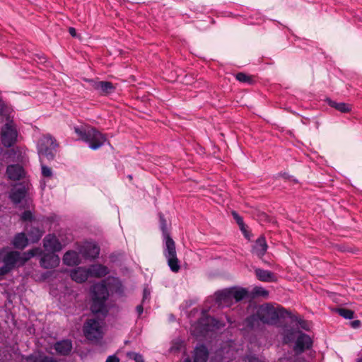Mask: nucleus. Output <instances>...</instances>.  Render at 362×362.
Masks as SVG:
<instances>
[{
    "label": "nucleus",
    "mask_w": 362,
    "mask_h": 362,
    "mask_svg": "<svg viewBox=\"0 0 362 362\" xmlns=\"http://www.w3.org/2000/svg\"><path fill=\"white\" fill-rule=\"evenodd\" d=\"M150 298V291L148 288H144L143 292V303Z\"/></svg>",
    "instance_id": "nucleus-39"
},
{
    "label": "nucleus",
    "mask_w": 362,
    "mask_h": 362,
    "mask_svg": "<svg viewBox=\"0 0 362 362\" xmlns=\"http://www.w3.org/2000/svg\"><path fill=\"white\" fill-rule=\"evenodd\" d=\"M80 252L86 259H95L100 254V247L95 243L87 242L82 246Z\"/></svg>",
    "instance_id": "nucleus-15"
},
{
    "label": "nucleus",
    "mask_w": 362,
    "mask_h": 362,
    "mask_svg": "<svg viewBox=\"0 0 362 362\" xmlns=\"http://www.w3.org/2000/svg\"><path fill=\"white\" fill-rule=\"evenodd\" d=\"M69 34L72 36V37H76L77 36L76 35V30L74 28H69Z\"/></svg>",
    "instance_id": "nucleus-43"
},
{
    "label": "nucleus",
    "mask_w": 362,
    "mask_h": 362,
    "mask_svg": "<svg viewBox=\"0 0 362 362\" xmlns=\"http://www.w3.org/2000/svg\"><path fill=\"white\" fill-rule=\"evenodd\" d=\"M31 185L28 182H19L13 186L9 193V199L16 205L21 204L27 197Z\"/></svg>",
    "instance_id": "nucleus-10"
},
{
    "label": "nucleus",
    "mask_w": 362,
    "mask_h": 362,
    "mask_svg": "<svg viewBox=\"0 0 362 362\" xmlns=\"http://www.w3.org/2000/svg\"><path fill=\"white\" fill-rule=\"evenodd\" d=\"M63 262L68 266H74L80 264L81 259L78 252L69 250L64 254L63 257Z\"/></svg>",
    "instance_id": "nucleus-24"
},
{
    "label": "nucleus",
    "mask_w": 362,
    "mask_h": 362,
    "mask_svg": "<svg viewBox=\"0 0 362 362\" xmlns=\"http://www.w3.org/2000/svg\"><path fill=\"white\" fill-rule=\"evenodd\" d=\"M57 146L56 140L50 135L42 136L37 141V148L40 162L42 160H52Z\"/></svg>",
    "instance_id": "nucleus-6"
},
{
    "label": "nucleus",
    "mask_w": 362,
    "mask_h": 362,
    "mask_svg": "<svg viewBox=\"0 0 362 362\" xmlns=\"http://www.w3.org/2000/svg\"><path fill=\"white\" fill-rule=\"evenodd\" d=\"M361 325V321L358 320H354L352 322H351V326L353 327V328H358Z\"/></svg>",
    "instance_id": "nucleus-41"
},
{
    "label": "nucleus",
    "mask_w": 362,
    "mask_h": 362,
    "mask_svg": "<svg viewBox=\"0 0 362 362\" xmlns=\"http://www.w3.org/2000/svg\"><path fill=\"white\" fill-rule=\"evenodd\" d=\"M209 350L207 347L202 344H197L194 349L192 354V361L190 358H185L183 362H206L209 358Z\"/></svg>",
    "instance_id": "nucleus-12"
},
{
    "label": "nucleus",
    "mask_w": 362,
    "mask_h": 362,
    "mask_svg": "<svg viewBox=\"0 0 362 362\" xmlns=\"http://www.w3.org/2000/svg\"><path fill=\"white\" fill-rule=\"evenodd\" d=\"M233 302H239L249 296L248 291L245 288H230Z\"/></svg>",
    "instance_id": "nucleus-26"
},
{
    "label": "nucleus",
    "mask_w": 362,
    "mask_h": 362,
    "mask_svg": "<svg viewBox=\"0 0 362 362\" xmlns=\"http://www.w3.org/2000/svg\"><path fill=\"white\" fill-rule=\"evenodd\" d=\"M357 362H362V358L358 359Z\"/></svg>",
    "instance_id": "nucleus-48"
},
{
    "label": "nucleus",
    "mask_w": 362,
    "mask_h": 362,
    "mask_svg": "<svg viewBox=\"0 0 362 362\" xmlns=\"http://www.w3.org/2000/svg\"><path fill=\"white\" fill-rule=\"evenodd\" d=\"M253 360H255V358H253V357H252V358L250 359V361H250V362H252V361H253Z\"/></svg>",
    "instance_id": "nucleus-46"
},
{
    "label": "nucleus",
    "mask_w": 362,
    "mask_h": 362,
    "mask_svg": "<svg viewBox=\"0 0 362 362\" xmlns=\"http://www.w3.org/2000/svg\"><path fill=\"white\" fill-rule=\"evenodd\" d=\"M326 100L330 107L335 108L341 112L345 113L351 110V106L347 103H337L336 101L332 100L329 98H327Z\"/></svg>",
    "instance_id": "nucleus-29"
},
{
    "label": "nucleus",
    "mask_w": 362,
    "mask_h": 362,
    "mask_svg": "<svg viewBox=\"0 0 362 362\" xmlns=\"http://www.w3.org/2000/svg\"><path fill=\"white\" fill-rule=\"evenodd\" d=\"M216 303L221 307H229L233 303L230 288L218 291L215 293Z\"/></svg>",
    "instance_id": "nucleus-17"
},
{
    "label": "nucleus",
    "mask_w": 362,
    "mask_h": 362,
    "mask_svg": "<svg viewBox=\"0 0 362 362\" xmlns=\"http://www.w3.org/2000/svg\"><path fill=\"white\" fill-rule=\"evenodd\" d=\"M21 219L23 221H31L33 214L30 211H25L21 215Z\"/></svg>",
    "instance_id": "nucleus-37"
},
{
    "label": "nucleus",
    "mask_w": 362,
    "mask_h": 362,
    "mask_svg": "<svg viewBox=\"0 0 362 362\" xmlns=\"http://www.w3.org/2000/svg\"><path fill=\"white\" fill-rule=\"evenodd\" d=\"M12 243L16 248L23 249L28 245V238L24 233H20L15 235Z\"/></svg>",
    "instance_id": "nucleus-27"
},
{
    "label": "nucleus",
    "mask_w": 362,
    "mask_h": 362,
    "mask_svg": "<svg viewBox=\"0 0 362 362\" xmlns=\"http://www.w3.org/2000/svg\"><path fill=\"white\" fill-rule=\"evenodd\" d=\"M160 219V228L162 231L163 237L170 236V233L167 227V221L164 218V216L161 214H159Z\"/></svg>",
    "instance_id": "nucleus-33"
},
{
    "label": "nucleus",
    "mask_w": 362,
    "mask_h": 362,
    "mask_svg": "<svg viewBox=\"0 0 362 362\" xmlns=\"http://www.w3.org/2000/svg\"><path fill=\"white\" fill-rule=\"evenodd\" d=\"M268 246L264 237H259L254 243L252 249L253 255L262 258L266 253Z\"/></svg>",
    "instance_id": "nucleus-18"
},
{
    "label": "nucleus",
    "mask_w": 362,
    "mask_h": 362,
    "mask_svg": "<svg viewBox=\"0 0 362 362\" xmlns=\"http://www.w3.org/2000/svg\"><path fill=\"white\" fill-rule=\"evenodd\" d=\"M170 320H175V317L173 315H170Z\"/></svg>",
    "instance_id": "nucleus-45"
},
{
    "label": "nucleus",
    "mask_w": 362,
    "mask_h": 362,
    "mask_svg": "<svg viewBox=\"0 0 362 362\" xmlns=\"http://www.w3.org/2000/svg\"><path fill=\"white\" fill-rule=\"evenodd\" d=\"M28 361L30 362H57L53 357L42 354L31 355L29 356Z\"/></svg>",
    "instance_id": "nucleus-30"
},
{
    "label": "nucleus",
    "mask_w": 362,
    "mask_h": 362,
    "mask_svg": "<svg viewBox=\"0 0 362 362\" xmlns=\"http://www.w3.org/2000/svg\"><path fill=\"white\" fill-rule=\"evenodd\" d=\"M8 274V270L5 269L3 267H0V280L3 279V277Z\"/></svg>",
    "instance_id": "nucleus-42"
},
{
    "label": "nucleus",
    "mask_w": 362,
    "mask_h": 362,
    "mask_svg": "<svg viewBox=\"0 0 362 362\" xmlns=\"http://www.w3.org/2000/svg\"><path fill=\"white\" fill-rule=\"evenodd\" d=\"M163 255L167 259L168 265L173 272L177 273L180 269V261L177 257L175 243L170 236L163 237Z\"/></svg>",
    "instance_id": "nucleus-7"
},
{
    "label": "nucleus",
    "mask_w": 362,
    "mask_h": 362,
    "mask_svg": "<svg viewBox=\"0 0 362 362\" xmlns=\"http://www.w3.org/2000/svg\"><path fill=\"white\" fill-rule=\"evenodd\" d=\"M27 230L29 240L33 243L38 242L44 233V231L37 227H31L29 230L27 228Z\"/></svg>",
    "instance_id": "nucleus-28"
},
{
    "label": "nucleus",
    "mask_w": 362,
    "mask_h": 362,
    "mask_svg": "<svg viewBox=\"0 0 362 362\" xmlns=\"http://www.w3.org/2000/svg\"><path fill=\"white\" fill-rule=\"evenodd\" d=\"M290 313L282 307L275 308L269 304H264L257 309L256 314L247 317V322L252 327L255 322L261 321L264 324L275 325L279 318L285 317Z\"/></svg>",
    "instance_id": "nucleus-1"
},
{
    "label": "nucleus",
    "mask_w": 362,
    "mask_h": 362,
    "mask_svg": "<svg viewBox=\"0 0 362 362\" xmlns=\"http://www.w3.org/2000/svg\"><path fill=\"white\" fill-rule=\"evenodd\" d=\"M72 349V344L69 340H62L54 344L56 351L62 355H67Z\"/></svg>",
    "instance_id": "nucleus-25"
},
{
    "label": "nucleus",
    "mask_w": 362,
    "mask_h": 362,
    "mask_svg": "<svg viewBox=\"0 0 362 362\" xmlns=\"http://www.w3.org/2000/svg\"><path fill=\"white\" fill-rule=\"evenodd\" d=\"M269 296V291L261 286L255 287L251 292V297L261 296L263 298H267Z\"/></svg>",
    "instance_id": "nucleus-31"
},
{
    "label": "nucleus",
    "mask_w": 362,
    "mask_h": 362,
    "mask_svg": "<svg viewBox=\"0 0 362 362\" xmlns=\"http://www.w3.org/2000/svg\"><path fill=\"white\" fill-rule=\"evenodd\" d=\"M41 253L42 250L38 247L31 249L23 253L17 251H7L6 249H3L0 252V258L4 263L2 267L7 269L9 273L14 268L23 266L30 258Z\"/></svg>",
    "instance_id": "nucleus-2"
},
{
    "label": "nucleus",
    "mask_w": 362,
    "mask_h": 362,
    "mask_svg": "<svg viewBox=\"0 0 362 362\" xmlns=\"http://www.w3.org/2000/svg\"><path fill=\"white\" fill-rule=\"evenodd\" d=\"M6 173L10 180H18L24 176V169L20 165H10L7 167Z\"/></svg>",
    "instance_id": "nucleus-22"
},
{
    "label": "nucleus",
    "mask_w": 362,
    "mask_h": 362,
    "mask_svg": "<svg viewBox=\"0 0 362 362\" xmlns=\"http://www.w3.org/2000/svg\"><path fill=\"white\" fill-rule=\"evenodd\" d=\"M255 272L257 279L261 281L274 282L276 281L275 274L269 270L258 268L255 270Z\"/></svg>",
    "instance_id": "nucleus-23"
},
{
    "label": "nucleus",
    "mask_w": 362,
    "mask_h": 362,
    "mask_svg": "<svg viewBox=\"0 0 362 362\" xmlns=\"http://www.w3.org/2000/svg\"><path fill=\"white\" fill-rule=\"evenodd\" d=\"M90 86L98 90L101 95H108L115 90L114 85L109 81H100L93 79L87 80Z\"/></svg>",
    "instance_id": "nucleus-13"
},
{
    "label": "nucleus",
    "mask_w": 362,
    "mask_h": 362,
    "mask_svg": "<svg viewBox=\"0 0 362 362\" xmlns=\"http://www.w3.org/2000/svg\"><path fill=\"white\" fill-rule=\"evenodd\" d=\"M105 362H119V359L115 355L109 356Z\"/></svg>",
    "instance_id": "nucleus-40"
},
{
    "label": "nucleus",
    "mask_w": 362,
    "mask_h": 362,
    "mask_svg": "<svg viewBox=\"0 0 362 362\" xmlns=\"http://www.w3.org/2000/svg\"><path fill=\"white\" fill-rule=\"evenodd\" d=\"M60 262L59 256L54 252L44 254L40 261V266L45 269L57 267Z\"/></svg>",
    "instance_id": "nucleus-16"
},
{
    "label": "nucleus",
    "mask_w": 362,
    "mask_h": 362,
    "mask_svg": "<svg viewBox=\"0 0 362 362\" xmlns=\"http://www.w3.org/2000/svg\"><path fill=\"white\" fill-rule=\"evenodd\" d=\"M234 219L236 221L237 223L240 226V228L243 229L244 226L243 220L241 216L238 215V214L235 211H233L232 213Z\"/></svg>",
    "instance_id": "nucleus-36"
},
{
    "label": "nucleus",
    "mask_w": 362,
    "mask_h": 362,
    "mask_svg": "<svg viewBox=\"0 0 362 362\" xmlns=\"http://www.w3.org/2000/svg\"><path fill=\"white\" fill-rule=\"evenodd\" d=\"M70 276L72 280L78 283H83L90 277L88 268L81 267L73 269Z\"/></svg>",
    "instance_id": "nucleus-21"
},
{
    "label": "nucleus",
    "mask_w": 362,
    "mask_h": 362,
    "mask_svg": "<svg viewBox=\"0 0 362 362\" xmlns=\"http://www.w3.org/2000/svg\"><path fill=\"white\" fill-rule=\"evenodd\" d=\"M236 79L238 81H239L240 82H243V83H250L252 82V79L251 78L244 74V73H238L236 74Z\"/></svg>",
    "instance_id": "nucleus-35"
},
{
    "label": "nucleus",
    "mask_w": 362,
    "mask_h": 362,
    "mask_svg": "<svg viewBox=\"0 0 362 362\" xmlns=\"http://www.w3.org/2000/svg\"><path fill=\"white\" fill-rule=\"evenodd\" d=\"M131 355L133 356V359L135 361V362H144L143 356L136 353H132Z\"/></svg>",
    "instance_id": "nucleus-38"
},
{
    "label": "nucleus",
    "mask_w": 362,
    "mask_h": 362,
    "mask_svg": "<svg viewBox=\"0 0 362 362\" xmlns=\"http://www.w3.org/2000/svg\"><path fill=\"white\" fill-rule=\"evenodd\" d=\"M103 319H89L83 326V332L85 337L88 340H98L103 338Z\"/></svg>",
    "instance_id": "nucleus-8"
},
{
    "label": "nucleus",
    "mask_w": 362,
    "mask_h": 362,
    "mask_svg": "<svg viewBox=\"0 0 362 362\" xmlns=\"http://www.w3.org/2000/svg\"><path fill=\"white\" fill-rule=\"evenodd\" d=\"M18 132L13 121L8 122L1 128V141L5 147L12 146L16 141Z\"/></svg>",
    "instance_id": "nucleus-9"
},
{
    "label": "nucleus",
    "mask_w": 362,
    "mask_h": 362,
    "mask_svg": "<svg viewBox=\"0 0 362 362\" xmlns=\"http://www.w3.org/2000/svg\"><path fill=\"white\" fill-rule=\"evenodd\" d=\"M43 247L50 252H59L63 245L54 234L47 235L43 240Z\"/></svg>",
    "instance_id": "nucleus-14"
},
{
    "label": "nucleus",
    "mask_w": 362,
    "mask_h": 362,
    "mask_svg": "<svg viewBox=\"0 0 362 362\" xmlns=\"http://www.w3.org/2000/svg\"><path fill=\"white\" fill-rule=\"evenodd\" d=\"M223 326L219 321L207 315L203 314L196 322L191 326V334L196 337H204L209 332L214 331Z\"/></svg>",
    "instance_id": "nucleus-5"
},
{
    "label": "nucleus",
    "mask_w": 362,
    "mask_h": 362,
    "mask_svg": "<svg viewBox=\"0 0 362 362\" xmlns=\"http://www.w3.org/2000/svg\"><path fill=\"white\" fill-rule=\"evenodd\" d=\"M337 313L344 319L351 320L354 318V312L346 308H337Z\"/></svg>",
    "instance_id": "nucleus-32"
},
{
    "label": "nucleus",
    "mask_w": 362,
    "mask_h": 362,
    "mask_svg": "<svg viewBox=\"0 0 362 362\" xmlns=\"http://www.w3.org/2000/svg\"><path fill=\"white\" fill-rule=\"evenodd\" d=\"M74 132L82 140L88 144L90 148L97 150L105 144L106 136L88 125L81 124L74 127Z\"/></svg>",
    "instance_id": "nucleus-3"
},
{
    "label": "nucleus",
    "mask_w": 362,
    "mask_h": 362,
    "mask_svg": "<svg viewBox=\"0 0 362 362\" xmlns=\"http://www.w3.org/2000/svg\"><path fill=\"white\" fill-rule=\"evenodd\" d=\"M282 176H283L284 178H287V176H286V173H284V174L282 175Z\"/></svg>",
    "instance_id": "nucleus-47"
},
{
    "label": "nucleus",
    "mask_w": 362,
    "mask_h": 362,
    "mask_svg": "<svg viewBox=\"0 0 362 362\" xmlns=\"http://www.w3.org/2000/svg\"><path fill=\"white\" fill-rule=\"evenodd\" d=\"M136 310L138 315H141L144 310L143 306L141 305H137L136 308Z\"/></svg>",
    "instance_id": "nucleus-44"
},
{
    "label": "nucleus",
    "mask_w": 362,
    "mask_h": 362,
    "mask_svg": "<svg viewBox=\"0 0 362 362\" xmlns=\"http://www.w3.org/2000/svg\"><path fill=\"white\" fill-rule=\"evenodd\" d=\"M236 351L230 342H226L216 351V357L220 362H229L235 358Z\"/></svg>",
    "instance_id": "nucleus-11"
},
{
    "label": "nucleus",
    "mask_w": 362,
    "mask_h": 362,
    "mask_svg": "<svg viewBox=\"0 0 362 362\" xmlns=\"http://www.w3.org/2000/svg\"><path fill=\"white\" fill-rule=\"evenodd\" d=\"M311 345L312 340L308 334L300 332L296 341L295 350L302 352L305 349H309Z\"/></svg>",
    "instance_id": "nucleus-19"
},
{
    "label": "nucleus",
    "mask_w": 362,
    "mask_h": 362,
    "mask_svg": "<svg viewBox=\"0 0 362 362\" xmlns=\"http://www.w3.org/2000/svg\"><path fill=\"white\" fill-rule=\"evenodd\" d=\"M88 270L90 277L101 278L109 274L107 267L100 264H92Z\"/></svg>",
    "instance_id": "nucleus-20"
},
{
    "label": "nucleus",
    "mask_w": 362,
    "mask_h": 362,
    "mask_svg": "<svg viewBox=\"0 0 362 362\" xmlns=\"http://www.w3.org/2000/svg\"><path fill=\"white\" fill-rule=\"evenodd\" d=\"M92 304L90 310L94 314H100L103 317L108 313L107 307L105 304L109 297V291L104 282L98 283L92 287Z\"/></svg>",
    "instance_id": "nucleus-4"
},
{
    "label": "nucleus",
    "mask_w": 362,
    "mask_h": 362,
    "mask_svg": "<svg viewBox=\"0 0 362 362\" xmlns=\"http://www.w3.org/2000/svg\"><path fill=\"white\" fill-rule=\"evenodd\" d=\"M41 171L42 175L45 177H51L52 176V170L48 166L44 165L42 161L41 162Z\"/></svg>",
    "instance_id": "nucleus-34"
}]
</instances>
